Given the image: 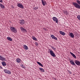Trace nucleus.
<instances>
[{"instance_id":"25","label":"nucleus","mask_w":80,"mask_h":80,"mask_svg":"<svg viewBox=\"0 0 80 80\" xmlns=\"http://www.w3.org/2000/svg\"><path fill=\"white\" fill-rule=\"evenodd\" d=\"M35 45L36 46H37L38 45V42H36L35 43Z\"/></svg>"},{"instance_id":"9","label":"nucleus","mask_w":80,"mask_h":80,"mask_svg":"<svg viewBox=\"0 0 80 80\" xmlns=\"http://www.w3.org/2000/svg\"><path fill=\"white\" fill-rule=\"evenodd\" d=\"M51 37L53 39H54L55 40H57V38L55 37L54 35H51Z\"/></svg>"},{"instance_id":"14","label":"nucleus","mask_w":80,"mask_h":80,"mask_svg":"<svg viewBox=\"0 0 80 80\" xmlns=\"http://www.w3.org/2000/svg\"><path fill=\"white\" fill-rule=\"evenodd\" d=\"M20 23H21V25H23V24H24V22H25V21H24V20H22L20 21Z\"/></svg>"},{"instance_id":"1","label":"nucleus","mask_w":80,"mask_h":80,"mask_svg":"<svg viewBox=\"0 0 80 80\" xmlns=\"http://www.w3.org/2000/svg\"><path fill=\"white\" fill-rule=\"evenodd\" d=\"M10 29H11V30L12 31V32H14V33H17V32L16 28L13 27H10Z\"/></svg>"},{"instance_id":"6","label":"nucleus","mask_w":80,"mask_h":80,"mask_svg":"<svg viewBox=\"0 0 80 80\" xmlns=\"http://www.w3.org/2000/svg\"><path fill=\"white\" fill-rule=\"evenodd\" d=\"M4 72H5V73H8V74H10L11 73V72H10V71L7 69L4 70Z\"/></svg>"},{"instance_id":"11","label":"nucleus","mask_w":80,"mask_h":80,"mask_svg":"<svg viewBox=\"0 0 80 80\" xmlns=\"http://www.w3.org/2000/svg\"><path fill=\"white\" fill-rule=\"evenodd\" d=\"M69 36H71L72 38H74V35L72 33L69 32Z\"/></svg>"},{"instance_id":"15","label":"nucleus","mask_w":80,"mask_h":80,"mask_svg":"<svg viewBox=\"0 0 80 80\" xmlns=\"http://www.w3.org/2000/svg\"><path fill=\"white\" fill-rule=\"evenodd\" d=\"M7 38L8 40H9V41H10L11 42L12 41V39L10 37H8Z\"/></svg>"},{"instance_id":"23","label":"nucleus","mask_w":80,"mask_h":80,"mask_svg":"<svg viewBox=\"0 0 80 80\" xmlns=\"http://www.w3.org/2000/svg\"><path fill=\"white\" fill-rule=\"evenodd\" d=\"M38 8V7H35L34 8V10H37Z\"/></svg>"},{"instance_id":"18","label":"nucleus","mask_w":80,"mask_h":80,"mask_svg":"<svg viewBox=\"0 0 80 80\" xmlns=\"http://www.w3.org/2000/svg\"><path fill=\"white\" fill-rule=\"evenodd\" d=\"M32 38L33 40H35V41H37V40L35 37H34V36H33L32 37Z\"/></svg>"},{"instance_id":"31","label":"nucleus","mask_w":80,"mask_h":80,"mask_svg":"<svg viewBox=\"0 0 80 80\" xmlns=\"http://www.w3.org/2000/svg\"><path fill=\"white\" fill-rule=\"evenodd\" d=\"M53 48V49L54 50H56V48H54V47Z\"/></svg>"},{"instance_id":"5","label":"nucleus","mask_w":80,"mask_h":80,"mask_svg":"<svg viewBox=\"0 0 80 80\" xmlns=\"http://www.w3.org/2000/svg\"><path fill=\"white\" fill-rule=\"evenodd\" d=\"M42 5L43 6H45V5L47 4V2L45 0H41Z\"/></svg>"},{"instance_id":"24","label":"nucleus","mask_w":80,"mask_h":80,"mask_svg":"<svg viewBox=\"0 0 80 80\" xmlns=\"http://www.w3.org/2000/svg\"><path fill=\"white\" fill-rule=\"evenodd\" d=\"M63 13H64L65 14H67V11H64Z\"/></svg>"},{"instance_id":"32","label":"nucleus","mask_w":80,"mask_h":80,"mask_svg":"<svg viewBox=\"0 0 80 80\" xmlns=\"http://www.w3.org/2000/svg\"><path fill=\"white\" fill-rule=\"evenodd\" d=\"M75 54H73V55H72V57H73V55H74Z\"/></svg>"},{"instance_id":"7","label":"nucleus","mask_w":80,"mask_h":80,"mask_svg":"<svg viewBox=\"0 0 80 80\" xmlns=\"http://www.w3.org/2000/svg\"><path fill=\"white\" fill-rule=\"evenodd\" d=\"M21 31L22 32H27V30L25 29H24V28H23L22 27H21L20 28Z\"/></svg>"},{"instance_id":"8","label":"nucleus","mask_w":80,"mask_h":80,"mask_svg":"<svg viewBox=\"0 0 80 80\" xmlns=\"http://www.w3.org/2000/svg\"><path fill=\"white\" fill-rule=\"evenodd\" d=\"M52 19L54 21H56V23H58V19L56 17H53Z\"/></svg>"},{"instance_id":"26","label":"nucleus","mask_w":80,"mask_h":80,"mask_svg":"<svg viewBox=\"0 0 80 80\" xmlns=\"http://www.w3.org/2000/svg\"><path fill=\"white\" fill-rule=\"evenodd\" d=\"M73 57H74V58H77V57H76V56H75V54L73 55Z\"/></svg>"},{"instance_id":"34","label":"nucleus","mask_w":80,"mask_h":80,"mask_svg":"<svg viewBox=\"0 0 80 80\" xmlns=\"http://www.w3.org/2000/svg\"><path fill=\"white\" fill-rule=\"evenodd\" d=\"M52 49H53V47H52Z\"/></svg>"},{"instance_id":"4","label":"nucleus","mask_w":80,"mask_h":80,"mask_svg":"<svg viewBox=\"0 0 80 80\" xmlns=\"http://www.w3.org/2000/svg\"><path fill=\"white\" fill-rule=\"evenodd\" d=\"M74 63H76L77 65H78V66H80V62L79 61L75 60L74 61Z\"/></svg>"},{"instance_id":"19","label":"nucleus","mask_w":80,"mask_h":80,"mask_svg":"<svg viewBox=\"0 0 80 80\" xmlns=\"http://www.w3.org/2000/svg\"><path fill=\"white\" fill-rule=\"evenodd\" d=\"M0 7H1V8H5V6H3L2 4H0Z\"/></svg>"},{"instance_id":"2","label":"nucleus","mask_w":80,"mask_h":80,"mask_svg":"<svg viewBox=\"0 0 80 80\" xmlns=\"http://www.w3.org/2000/svg\"><path fill=\"white\" fill-rule=\"evenodd\" d=\"M17 6V7H19V8H22V9L24 8V7H23V5L22 4L20 3H18Z\"/></svg>"},{"instance_id":"13","label":"nucleus","mask_w":80,"mask_h":80,"mask_svg":"<svg viewBox=\"0 0 80 80\" xmlns=\"http://www.w3.org/2000/svg\"><path fill=\"white\" fill-rule=\"evenodd\" d=\"M0 60H2V61H4L5 60V58L2 57L0 56Z\"/></svg>"},{"instance_id":"12","label":"nucleus","mask_w":80,"mask_h":80,"mask_svg":"<svg viewBox=\"0 0 80 80\" xmlns=\"http://www.w3.org/2000/svg\"><path fill=\"white\" fill-rule=\"evenodd\" d=\"M59 33H60V34H61V35H65V32H63L61 31H59Z\"/></svg>"},{"instance_id":"3","label":"nucleus","mask_w":80,"mask_h":80,"mask_svg":"<svg viewBox=\"0 0 80 80\" xmlns=\"http://www.w3.org/2000/svg\"><path fill=\"white\" fill-rule=\"evenodd\" d=\"M50 53L52 57H56L55 54L52 50H50Z\"/></svg>"},{"instance_id":"10","label":"nucleus","mask_w":80,"mask_h":80,"mask_svg":"<svg viewBox=\"0 0 80 80\" xmlns=\"http://www.w3.org/2000/svg\"><path fill=\"white\" fill-rule=\"evenodd\" d=\"M70 62L72 65H74V66H76V64H75L74 63V61H73V60H72V61H70Z\"/></svg>"},{"instance_id":"20","label":"nucleus","mask_w":80,"mask_h":80,"mask_svg":"<svg viewBox=\"0 0 80 80\" xmlns=\"http://www.w3.org/2000/svg\"><path fill=\"white\" fill-rule=\"evenodd\" d=\"M24 48L25 49V50H28V47L26 46V45H23Z\"/></svg>"},{"instance_id":"33","label":"nucleus","mask_w":80,"mask_h":80,"mask_svg":"<svg viewBox=\"0 0 80 80\" xmlns=\"http://www.w3.org/2000/svg\"><path fill=\"white\" fill-rule=\"evenodd\" d=\"M75 54H73V55H72V57H73V55H74Z\"/></svg>"},{"instance_id":"30","label":"nucleus","mask_w":80,"mask_h":80,"mask_svg":"<svg viewBox=\"0 0 80 80\" xmlns=\"http://www.w3.org/2000/svg\"><path fill=\"white\" fill-rule=\"evenodd\" d=\"M22 68H24V66H23V65H22Z\"/></svg>"},{"instance_id":"27","label":"nucleus","mask_w":80,"mask_h":80,"mask_svg":"<svg viewBox=\"0 0 80 80\" xmlns=\"http://www.w3.org/2000/svg\"><path fill=\"white\" fill-rule=\"evenodd\" d=\"M70 54H71V55L72 56L73 55V54H74L73 53H72V52H70Z\"/></svg>"},{"instance_id":"22","label":"nucleus","mask_w":80,"mask_h":80,"mask_svg":"<svg viewBox=\"0 0 80 80\" xmlns=\"http://www.w3.org/2000/svg\"><path fill=\"white\" fill-rule=\"evenodd\" d=\"M21 61V60H20V59H18L17 60V62H18V63H20Z\"/></svg>"},{"instance_id":"17","label":"nucleus","mask_w":80,"mask_h":80,"mask_svg":"<svg viewBox=\"0 0 80 80\" xmlns=\"http://www.w3.org/2000/svg\"><path fill=\"white\" fill-rule=\"evenodd\" d=\"M37 63L38 64V65H40V66H41V67H43V66L42 64V63H41L40 62H37Z\"/></svg>"},{"instance_id":"29","label":"nucleus","mask_w":80,"mask_h":80,"mask_svg":"<svg viewBox=\"0 0 80 80\" xmlns=\"http://www.w3.org/2000/svg\"><path fill=\"white\" fill-rule=\"evenodd\" d=\"M2 68V69L3 68H2L1 67V66H0V69Z\"/></svg>"},{"instance_id":"28","label":"nucleus","mask_w":80,"mask_h":80,"mask_svg":"<svg viewBox=\"0 0 80 80\" xmlns=\"http://www.w3.org/2000/svg\"><path fill=\"white\" fill-rule=\"evenodd\" d=\"M0 2H1V3H2V2H3V1H2V0H0Z\"/></svg>"},{"instance_id":"16","label":"nucleus","mask_w":80,"mask_h":80,"mask_svg":"<svg viewBox=\"0 0 80 80\" xmlns=\"http://www.w3.org/2000/svg\"><path fill=\"white\" fill-rule=\"evenodd\" d=\"M2 66H3L4 67L6 65V63L4 62H2Z\"/></svg>"},{"instance_id":"21","label":"nucleus","mask_w":80,"mask_h":80,"mask_svg":"<svg viewBox=\"0 0 80 80\" xmlns=\"http://www.w3.org/2000/svg\"><path fill=\"white\" fill-rule=\"evenodd\" d=\"M39 70H41V72H45L44 69H43L42 68H39Z\"/></svg>"}]
</instances>
